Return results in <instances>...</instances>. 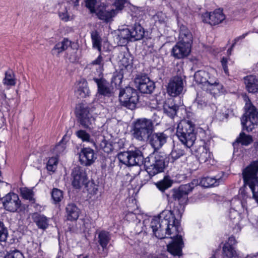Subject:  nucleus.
Instances as JSON below:
<instances>
[{
  "mask_svg": "<svg viewBox=\"0 0 258 258\" xmlns=\"http://www.w3.org/2000/svg\"><path fill=\"white\" fill-rule=\"evenodd\" d=\"M121 83V78L120 76H116L113 77L111 80V83H114L115 85L118 84V85Z\"/></svg>",
  "mask_w": 258,
  "mask_h": 258,
  "instance_id": "56",
  "label": "nucleus"
},
{
  "mask_svg": "<svg viewBox=\"0 0 258 258\" xmlns=\"http://www.w3.org/2000/svg\"><path fill=\"white\" fill-rule=\"evenodd\" d=\"M71 45V42L68 39H64L61 42L55 45L51 50L53 55L58 56L60 53L66 50Z\"/></svg>",
  "mask_w": 258,
  "mask_h": 258,
  "instance_id": "29",
  "label": "nucleus"
},
{
  "mask_svg": "<svg viewBox=\"0 0 258 258\" xmlns=\"http://www.w3.org/2000/svg\"><path fill=\"white\" fill-rule=\"evenodd\" d=\"M194 187V183L191 182L187 184L182 185L179 188L184 194V196L187 197V195L192 190Z\"/></svg>",
  "mask_w": 258,
  "mask_h": 258,
  "instance_id": "46",
  "label": "nucleus"
},
{
  "mask_svg": "<svg viewBox=\"0 0 258 258\" xmlns=\"http://www.w3.org/2000/svg\"><path fill=\"white\" fill-rule=\"evenodd\" d=\"M86 7L91 13H94L97 10V7L102 5L100 0H85Z\"/></svg>",
  "mask_w": 258,
  "mask_h": 258,
  "instance_id": "37",
  "label": "nucleus"
},
{
  "mask_svg": "<svg viewBox=\"0 0 258 258\" xmlns=\"http://www.w3.org/2000/svg\"><path fill=\"white\" fill-rule=\"evenodd\" d=\"M155 21H159L160 23L165 22L166 19V16L162 12H158L155 15L153 16Z\"/></svg>",
  "mask_w": 258,
  "mask_h": 258,
  "instance_id": "54",
  "label": "nucleus"
},
{
  "mask_svg": "<svg viewBox=\"0 0 258 258\" xmlns=\"http://www.w3.org/2000/svg\"><path fill=\"white\" fill-rule=\"evenodd\" d=\"M76 135L83 142H91L92 141L90 135L85 130H79L76 132Z\"/></svg>",
  "mask_w": 258,
  "mask_h": 258,
  "instance_id": "43",
  "label": "nucleus"
},
{
  "mask_svg": "<svg viewBox=\"0 0 258 258\" xmlns=\"http://www.w3.org/2000/svg\"><path fill=\"white\" fill-rule=\"evenodd\" d=\"M187 164L192 169H196L198 164L197 160L193 156H189L187 158Z\"/></svg>",
  "mask_w": 258,
  "mask_h": 258,
  "instance_id": "51",
  "label": "nucleus"
},
{
  "mask_svg": "<svg viewBox=\"0 0 258 258\" xmlns=\"http://www.w3.org/2000/svg\"><path fill=\"white\" fill-rule=\"evenodd\" d=\"M222 250L223 255L227 258H234L238 256L234 248L229 245H224Z\"/></svg>",
  "mask_w": 258,
  "mask_h": 258,
  "instance_id": "35",
  "label": "nucleus"
},
{
  "mask_svg": "<svg viewBox=\"0 0 258 258\" xmlns=\"http://www.w3.org/2000/svg\"><path fill=\"white\" fill-rule=\"evenodd\" d=\"M236 243V241L235 237L231 236L228 238V241L224 245H229V246H233V245Z\"/></svg>",
  "mask_w": 258,
  "mask_h": 258,
  "instance_id": "58",
  "label": "nucleus"
},
{
  "mask_svg": "<svg viewBox=\"0 0 258 258\" xmlns=\"http://www.w3.org/2000/svg\"><path fill=\"white\" fill-rule=\"evenodd\" d=\"M178 109V106L172 102L168 101L163 105L164 112L171 118L176 115Z\"/></svg>",
  "mask_w": 258,
  "mask_h": 258,
  "instance_id": "33",
  "label": "nucleus"
},
{
  "mask_svg": "<svg viewBox=\"0 0 258 258\" xmlns=\"http://www.w3.org/2000/svg\"><path fill=\"white\" fill-rule=\"evenodd\" d=\"M94 13L96 14L99 19L106 22L109 21L116 14V10L114 9H107L106 6L104 4L97 7V10Z\"/></svg>",
  "mask_w": 258,
  "mask_h": 258,
  "instance_id": "20",
  "label": "nucleus"
},
{
  "mask_svg": "<svg viewBox=\"0 0 258 258\" xmlns=\"http://www.w3.org/2000/svg\"><path fill=\"white\" fill-rule=\"evenodd\" d=\"M4 85L8 86H14L16 84V80L14 73L11 70H9L5 73V77L3 79Z\"/></svg>",
  "mask_w": 258,
  "mask_h": 258,
  "instance_id": "36",
  "label": "nucleus"
},
{
  "mask_svg": "<svg viewBox=\"0 0 258 258\" xmlns=\"http://www.w3.org/2000/svg\"><path fill=\"white\" fill-rule=\"evenodd\" d=\"M183 213V208H173L172 210H164L157 217H154L150 223L153 234L158 238L162 239L166 235L171 236L172 242L167 245L168 251L173 255H182L183 246L182 236L179 234V220Z\"/></svg>",
  "mask_w": 258,
  "mask_h": 258,
  "instance_id": "1",
  "label": "nucleus"
},
{
  "mask_svg": "<svg viewBox=\"0 0 258 258\" xmlns=\"http://www.w3.org/2000/svg\"><path fill=\"white\" fill-rule=\"evenodd\" d=\"M196 156L200 163H206L212 158V154L205 146L198 147L195 151Z\"/></svg>",
  "mask_w": 258,
  "mask_h": 258,
  "instance_id": "22",
  "label": "nucleus"
},
{
  "mask_svg": "<svg viewBox=\"0 0 258 258\" xmlns=\"http://www.w3.org/2000/svg\"><path fill=\"white\" fill-rule=\"evenodd\" d=\"M111 239V234L106 231H100L98 235V242L101 246L97 249V252L102 257L107 255L108 251V244Z\"/></svg>",
  "mask_w": 258,
  "mask_h": 258,
  "instance_id": "11",
  "label": "nucleus"
},
{
  "mask_svg": "<svg viewBox=\"0 0 258 258\" xmlns=\"http://www.w3.org/2000/svg\"><path fill=\"white\" fill-rule=\"evenodd\" d=\"M189 44L178 42L172 48L171 55L177 59H181L188 55L191 51Z\"/></svg>",
  "mask_w": 258,
  "mask_h": 258,
  "instance_id": "17",
  "label": "nucleus"
},
{
  "mask_svg": "<svg viewBox=\"0 0 258 258\" xmlns=\"http://www.w3.org/2000/svg\"><path fill=\"white\" fill-rule=\"evenodd\" d=\"M79 158L82 165L89 166L94 162L96 157L93 149L90 148H84L81 151Z\"/></svg>",
  "mask_w": 258,
  "mask_h": 258,
  "instance_id": "19",
  "label": "nucleus"
},
{
  "mask_svg": "<svg viewBox=\"0 0 258 258\" xmlns=\"http://www.w3.org/2000/svg\"><path fill=\"white\" fill-rule=\"evenodd\" d=\"M91 39L93 47L97 48L99 51H101V38L98 32L96 31L91 32Z\"/></svg>",
  "mask_w": 258,
  "mask_h": 258,
  "instance_id": "38",
  "label": "nucleus"
},
{
  "mask_svg": "<svg viewBox=\"0 0 258 258\" xmlns=\"http://www.w3.org/2000/svg\"><path fill=\"white\" fill-rule=\"evenodd\" d=\"M197 103L198 104L199 107L201 108H202L204 106H205L206 105V103H205V102L202 100L200 101L197 100Z\"/></svg>",
  "mask_w": 258,
  "mask_h": 258,
  "instance_id": "61",
  "label": "nucleus"
},
{
  "mask_svg": "<svg viewBox=\"0 0 258 258\" xmlns=\"http://www.w3.org/2000/svg\"><path fill=\"white\" fill-rule=\"evenodd\" d=\"M236 142L241 143L242 145L248 146L252 142V137L249 135H246L244 133H241L238 138L236 139Z\"/></svg>",
  "mask_w": 258,
  "mask_h": 258,
  "instance_id": "39",
  "label": "nucleus"
},
{
  "mask_svg": "<svg viewBox=\"0 0 258 258\" xmlns=\"http://www.w3.org/2000/svg\"><path fill=\"white\" fill-rule=\"evenodd\" d=\"M191 46L192 36L190 31L184 26L180 27L179 41Z\"/></svg>",
  "mask_w": 258,
  "mask_h": 258,
  "instance_id": "28",
  "label": "nucleus"
},
{
  "mask_svg": "<svg viewBox=\"0 0 258 258\" xmlns=\"http://www.w3.org/2000/svg\"><path fill=\"white\" fill-rule=\"evenodd\" d=\"M8 237V232L4 223L0 221V242H5Z\"/></svg>",
  "mask_w": 258,
  "mask_h": 258,
  "instance_id": "48",
  "label": "nucleus"
},
{
  "mask_svg": "<svg viewBox=\"0 0 258 258\" xmlns=\"http://www.w3.org/2000/svg\"><path fill=\"white\" fill-rule=\"evenodd\" d=\"M167 139L168 136L163 132H153L148 141L155 150H158L166 144Z\"/></svg>",
  "mask_w": 258,
  "mask_h": 258,
  "instance_id": "16",
  "label": "nucleus"
},
{
  "mask_svg": "<svg viewBox=\"0 0 258 258\" xmlns=\"http://www.w3.org/2000/svg\"><path fill=\"white\" fill-rule=\"evenodd\" d=\"M184 154L183 150L178 147L174 148L171 152V158L174 160H176L183 156Z\"/></svg>",
  "mask_w": 258,
  "mask_h": 258,
  "instance_id": "47",
  "label": "nucleus"
},
{
  "mask_svg": "<svg viewBox=\"0 0 258 258\" xmlns=\"http://www.w3.org/2000/svg\"><path fill=\"white\" fill-rule=\"evenodd\" d=\"M102 61V57L101 55H99L95 60L92 61V63L93 64L101 66L103 64Z\"/></svg>",
  "mask_w": 258,
  "mask_h": 258,
  "instance_id": "60",
  "label": "nucleus"
},
{
  "mask_svg": "<svg viewBox=\"0 0 258 258\" xmlns=\"http://www.w3.org/2000/svg\"><path fill=\"white\" fill-rule=\"evenodd\" d=\"M171 185L172 182L168 178H164L163 180L156 183L157 187L162 191L170 187Z\"/></svg>",
  "mask_w": 258,
  "mask_h": 258,
  "instance_id": "42",
  "label": "nucleus"
},
{
  "mask_svg": "<svg viewBox=\"0 0 258 258\" xmlns=\"http://www.w3.org/2000/svg\"><path fill=\"white\" fill-rule=\"evenodd\" d=\"M67 218L68 220L74 221L78 219L80 210L74 203H70L67 205L66 208Z\"/></svg>",
  "mask_w": 258,
  "mask_h": 258,
  "instance_id": "26",
  "label": "nucleus"
},
{
  "mask_svg": "<svg viewBox=\"0 0 258 258\" xmlns=\"http://www.w3.org/2000/svg\"><path fill=\"white\" fill-rule=\"evenodd\" d=\"M51 197L55 203L59 202L63 198L62 191L58 188H53L51 192Z\"/></svg>",
  "mask_w": 258,
  "mask_h": 258,
  "instance_id": "45",
  "label": "nucleus"
},
{
  "mask_svg": "<svg viewBox=\"0 0 258 258\" xmlns=\"http://www.w3.org/2000/svg\"><path fill=\"white\" fill-rule=\"evenodd\" d=\"M59 17L61 20L66 22L69 19V16L66 7L64 6H61L60 9L58 12Z\"/></svg>",
  "mask_w": 258,
  "mask_h": 258,
  "instance_id": "49",
  "label": "nucleus"
},
{
  "mask_svg": "<svg viewBox=\"0 0 258 258\" xmlns=\"http://www.w3.org/2000/svg\"><path fill=\"white\" fill-rule=\"evenodd\" d=\"M58 159L56 157L50 158L47 164V169L48 171L54 172L57 168Z\"/></svg>",
  "mask_w": 258,
  "mask_h": 258,
  "instance_id": "44",
  "label": "nucleus"
},
{
  "mask_svg": "<svg viewBox=\"0 0 258 258\" xmlns=\"http://www.w3.org/2000/svg\"><path fill=\"white\" fill-rule=\"evenodd\" d=\"M203 21L211 25H217L221 23L225 19L222 10L217 9L213 12L206 13L203 15Z\"/></svg>",
  "mask_w": 258,
  "mask_h": 258,
  "instance_id": "18",
  "label": "nucleus"
},
{
  "mask_svg": "<svg viewBox=\"0 0 258 258\" xmlns=\"http://www.w3.org/2000/svg\"><path fill=\"white\" fill-rule=\"evenodd\" d=\"M227 60L226 58L223 57L221 60V63L223 66L224 71L226 74L228 73V68L227 66Z\"/></svg>",
  "mask_w": 258,
  "mask_h": 258,
  "instance_id": "59",
  "label": "nucleus"
},
{
  "mask_svg": "<svg viewBox=\"0 0 258 258\" xmlns=\"http://www.w3.org/2000/svg\"><path fill=\"white\" fill-rule=\"evenodd\" d=\"M90 90L88 87L87 83L85 81L80 82L79 86L76 91V95L77 97L80 98H84L89 96Z\"/></svg>",
  "mask_w": 258,
  "mask_h": 258,
  "instance_id": "31",
  "label": "nucleus"
},
{
  "mask_svg": "<svg viewBox=\"0 0 258 258\" xmlns=\"http://www.w3.org/2000/svg\"><path fill=\"white\" fill-rule=\"evenodd\" d=\"M5 209L11 212H18L21 210V201L18 196L15 193H9L2 199Z\"/></svg>",
  "mask_w": 258,
  "mask_h": 258,
  "instance_id": "10",
  "label": "nucleus"
},
{
  "mask_svg": "<svg viewBox=\"0 0 258 258\" xmlns=\"http://www.w3.org/2000/svg\"><path fill=\"white\" fill-rule=\"evenodd\" d=\"M246 90L250 93L258 92V79L255 76L249 75L243 78Z\"/></svg>",
  "mask_w": 258,
  "mask_h": 258,
  "instance_id": "23",
  "label": "nucleus"
},
{
  "mask_svg": "<svg viewBox=\"0 0 258 258\" xmlns=\"http://www.w3.org/2000/svg\"><path fill=\"white\" fill-rule=\"evenodd\" d=\"M132 60L127 56H124L119 61L120 66L127 68L132 63Z\"/></svg>",
  "mask_w": 258,
  "mask_h": 258,
  "instance_id": "53",
  "label": "nucleus"
},
{
  "mask_svg": "<svg viewBox=\"0 0 258 258\" xmlns=\"http://www.w3.org/2000/svg\"><path fill=\"white\" fill-rule=\"evenodd\" d=\"M225 178L223 179L222 176L220 175H217L214 177H206L202 179L201 183L205 187L217 186Z\"/></svg>",
  "mask_w": 258,
  "mask_h": 258,
  "instance_id": "30",
  "label": "nucleus"
},
{
  "mask_svg": "<svg viewBox=\"0 0 258 258\" xmlns=\"http://www.w3.org/2000/svg\"><path fill=\"white\" fill-rule=\"evenodd\" d=\"M247 34V33H244V34H242V35H241V36H240L239 37H237L236 38H235L234 40L233 43V44L232 45V48L234 47V46L237 43L238 41H239L240 40H242V39H244L246 37Z\"/></svg>",
  "mask_w": 258,
  "mask_h": 258,
  "instance_id": "57",
  "label": "nucleus"
},
{
  "mask_svg": "<svg viewBox=\"0 0 258 258\" xmlns=\"http://www.w3.org/2000/svg\"><path fill=\"white\" fill-rule=\"evenodd\" d=\"M97 86V93L102 96L109 97L113 94V87L104 78H93Z\"/></svg>",
  "mask_w": 258,
  "mask_h": 258,
  "instance_id": "13",
  "label": "nucleus"
},
{
  "mask_svg": "<svg viewBox=\"0 0 258 258\" xmlns=\"http://www.w3.org/2000/svg\"><path fill=\"white\" fill-rule=\"evenodd\" d=\"M194 79L197 83L206 86L207 90H215L214 92L215 94L217 93L216 91H219L222 87L214 76L204 71H199L196 72Z\"/></svg>",
  "mask_w": 258,
  "mask_h": 258,
  "instance_id": "8",
  "label": "nucleus"
},
{
  "mask_svg": "<svg viewBox=\"0 0 258 258\" xmlns=\"http://www.w3.org/2000/svg\"><path fill=\"white\" fill-rule=\"evenodd\" d=\"M192 132H194V127L191 122L188 120H182L177 125L176 135L178 139H183L184 140L183 136Z\"/></svg>",
  "mask_w": 258,
  "mask_h": 258,
  "instance_id": "21",
  "label": "nucleus"
},
{
  "mask_svg": "<svg viewBox=\"0 0 258 258\" xmlns=\"http://www.w3.org/2000/svg\"><path fill=\"white\" fill-rule=\"evenodd\" d=\"M172 197L175 201L178 202V206L174 207L173 208H180V206L183 207V211H184V205L186 204L188 201L187 197L184 196L183 192L179 188L178 189L174 190L172 194Z\"/></svg>",
  "mask_w": 258,
  "mask_h": 258,
  "instance_id": "27",
  "label": "nucleus"
},
{
  "mask_svg": "<svg viewBox=\"0 0 258 258\" xmlns=\"http://www.w3.org/2000/svg\"><path fill=\"white\" fill-rule=\"evenodd\" d=\"M244 181L253 194V197L258 203V161L253 162L243 171Z\"/></svg>",
  "mask_w": 258,
  "mask_h": 258,
  "instance_id": "3",
  "label": "nucleus"
},
{
  "mask_svg": "<svg viewBox=\"0 0 258 258\" xmlns=\"http://www.w3.org/2000/svg\"><path fill=\"white\" fill-rule=\"evenodd\" d=\"M246 115L242 116L241 124L243 129L251 131L255 124L258 121V112L251 103L248 97H245Z\"/></svg>",
  "mask_w": 258,
  "mask_h": 258,
  "instance_id": "7",
  "label": "nucleus"
},
{
  "mask_svg": "<svg viewBox=\"0 0 258 258\" xmlns=\"http://www.w3.org/2000/svg\"><path fill=\"white\" fill-rule=\"evenodd\" d=\"M245 258H258V252L247 255Z\"/></svg>",
  "mask_w": 258,
  "mask_h": 258,
  "instance_id": "62",
  "label": "nucleus"
},
{
  "mask_svg": "<svg viewBox=\"0 0 258 258\" xmlns=\"http://www.w3.org/2000/svg\"><path fill=\"white\" fill-rule=\"evenodd\" d=\"M144 165L150 178L163 171L165 167V157L158 153L153 154L145 159Z\"/></svg>",
  "mask_w": 258,
  "mask_h": 258,
  "instance_id": "6",
  "label": "nucleus"
},
{
  "mask_svg": "<svg viewBox=\"0 0 258 258\" xmlns=\"http://www.w3.org/2000/svg\"><path fill=\"white\" fill-rule=\"evenodd\" d=\"M119 161L128 166H137L138 173L141 172L140 166L143 163L144 157L141 151L137 148L126 152H120L117 155Z\"/></svg>",
  "mask_w": 258,
  "mask_h": 258,
  "instance_id": "4",
  "label": "nucleus"
},
{
  "mask_svg": "<svg viewBox=\"0 0 258 258\" xmlns=\"http://www.w3.org/2000/svg\"><path fill=\"white\" fill-rule=\"evenodd\" d=\"M183 137L184 140L183 139H179L183 145L187 148H190L193 146L196 139V134L194 132L191 133H188L185 136H183Z\"/></svg>",
  "mask_w": 258,
  "mask_h": 258,
  "instance_id": "34",
  "label": "nucleus"
},
{
  "mask_svg": "<svg viewBox=\"0 0 258 258\" xmlns=\"http://www.w3.org/2000/svg\"><path fill=\"white\" fill-rule=\"evenodd\" d=\"M66 150V144L63 139L57 144L52 150V152L56 156L63 154Z\"/></svg>",
  "mask_w": 258,
  "mask_h": 258,
  "instance_id": "40",
  "label": "nucleus"
},
{
  "mask_svg": "<svg viewBox=\"0 0 258 258\" xmlns=\"http://www.w3.org/2000/svg\"><path fill=\"white\" fill-rule=\"evenodd\" d=\"M132 132L133 136L135 139L139 141L147 142L154 132V123L149 119H138L134 124Z\"/></svg>",
  "mask_w": 258,
  "mask_h": 258,
  "instance_id": "2",
  "label": "nucleus"
},
{
  "mask_svg": "<svg viewBox=\"0 0 258 258\" xmlns=\"http://www.w3.org/2000/svg\"><path fill=\"white\" fill-rule=\"evenodd\" d=\"M229 217L230 226L237 231L240 230L241 226L240 224V216L239 213L234 209H231L229 211Z\"/></svg>",
  "mask_w": 258,
  "mask_h": 258,
  "instance_id": "25",
  "label": "nucleus"
},
{
  "mask_svg": "<svg viewBox=\"0 0 258 258\" xmlns=\"http://www.w3.org/2000/svg\"><path fill=\"white\" fill-rule=\"evenodd\" d=\"M183 89L182 79L179 77H175L171 79L168 84L167 93L172 97L180 94Z\"/></svg>",
  "mask_w": 258,
  "mask_h": 258,
  "instance_id": "15",
  "label": "nucleus"
},
{
  "mask_svg": "<svg viewBox=\"0 0 258 258\" xmlns=\"http://www.w3.org/2000/svg\"><path fill=\"white\" fill-rule=\"evenodd\" d=\"M119 99L122 106L133 110L136 107L139 96L135 89L128 87L120 91Z\"/></svg>",
  "mask_w": 258,
  "mask_h": 258,
  "instance_id": "9",
  "label": "nucleus"
},
{
  "mask_svg": "<svg viewBox=\"0 0 258 258\" xmlns=\"http://www.w3.org/2000/svg\"><path fill=\"white\" fill-rule=\"evenodd\" d=\"M3 185L7 186V183L4 182H0V186Z\"/></svg>",
  "mask_w": 258,
  "mask_h": 258,
  "instance_id": "63",
  "label": "nucleus"
},
{
  "mask_svg": "<svg viewBox=\"0 0 258 258\" xmlns=\"http://www.w3.org/2000/svg\"><path fill=\"white\" fill-rule=\"evenodd\" d=\"M94 111L93 107L80 103L77 105L76 108V115L78 121L84 128L91 130L95 124V118L91 112Z\"/></svg>",
  "mask_w": 258,
  "mask_h": 258,
  "instance_id": "5",
  "label": "nucleus"
},
{
  "mask_svg": "<svg viewBox=\"0 0 258 258\" xmlns=\"http://www.w3.org/2000/svg\"><path fill=\"white\" fill-rule=\"evenodd\" d=\"M4 258H24V256L20 251L14 250L7 253Z\"/></svg>",
  "mask_w": 258,
  "mask_h": 258,
  "instance_id": "50",
  "label": "nucleus"
},
{
  "mask_svg": "<svg viewBox=\"0 0 258 258\" xmlns=\"http://www.w3.org/2000/svg\"><path fill=\"white\" fill-rule=\"evenodd\" d=\"M125 0H115L114 5L118 10H120L123 8Z\"/></svg>",
  "mask_w": 258,
  "mask_h": 258,
  "instance_id": "55",
  "label": "nucleus"
},
{
  "mask_svg": "<svg viewBox=\"0 0 258 258\" xmlns=\"http://www.w3.org/2000/svg\"><path fill=\"white\" fill-rule=\"evenodd\" d=\"M32 219L39 229L44 230L48 227L49 219L44 215L34 213L32 215Z\"/></svg>",
  "mask_w": 258,
  "mask_h": 258,
  "instance_id": "24",
  "label": "nucleus"
},
{
  "mask_svg": "<svg viewBox=\"0 0 258 258\" xmlns=\"http://www.w3.org/2000/svg\"><path fill=\"white\" fill-rule=\"evenodd\" d=\"M21 194L23 197L27 200H31L33 198V192L28 188H24L22 189Z\"/></svg>",
  "mask_w": 258,
  "mask_h": 258,
  "instance_id": "52",
  "label": "nucleus"
},
{
  "mask_svg": "<svg viewBox=\"0 0 258 258\" xmlns=\"http://www.w3.org/2000/svg\"><path fill=\"white\" fill-rule=\"evenodd\" d=\"M72 176V185L76 188H79L87 183L88 178L86 173L80 167L76 166L73 169Z\"/></svg>",
  "mask_w": 258,
  "mask_h": 258,
  "instance_id": "12",
  "label": "nucleus"
},
{
  "mask_svg": "<svg viewBox=\"0 0 258 258\" xmlns=\"http://www.w3.org/2000/svg\"><path fill=\"white\" fill-rule=\"evenodd\" d=\"M135 83L141 92L151 94L155 89V84L146 76L138 77L135 79Z\"/></svg>",
  "mask_w": 258,
  "mask_h": 258,
  "instance_id": "14",
  "label": "nucleus"
},
{
  "mask_svg": "<svg viewBox=\"0 0 258 258\" xmlns=\"http://www.w3.org/2000/svg\"><path fill=\"white\" fill-rule=\"evenodd\" d=\"M132 38L134 40L142 39L144 36V29L139 24H135L131 29Z\"/></svg>",
  "mask_w": 258,
  "mask_h": 258,
  "instance_id": "32",
  "label": "nucleus"
},
{
  "mask_svg": "<svg viewBox=\"0 0 258 258\" xmlns=\"http://www.w3.org/2000/svg\"><path fill=\"white\" fill-rule=\"evenodd\" d=\"M79 258H89L88 256H82L80 255Z\"/></svg>",
  "mask_w": 258,
  "mask_h": 258,
  "instance_id": "64",
  "label": "nucleus"
},
{
  "mask_svg": "<svg viewBox=\"0 0 258 258\" xmlns=\"http://www.w3.org/2000/svg\"><path fill=\"white\" fill-rule=\"evenodd\" d=\"M120 40H122V43H124L127 41L128 39L131 40L132 34L131 29H123L119 31V33L118 35Z\"/></svg>",
  "mask_w": 258,
  "mask_h": 258,
  "instance_id": "41",
  "label": "nucleus"
}]
</instances>
